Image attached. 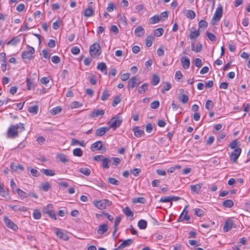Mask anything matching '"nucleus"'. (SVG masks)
I'll return each instance as SVG.
<instances>
[{
  "label": "nucleus",
  "instance_id": "f257e3e1",
  "mask_svg": "<svg viewBox=\"0 0 250 250\" xmlns=\"http://www.w3.org/2000/svg\"><path fill=\"white\" fill-rule=\"evenodd\" d=\"M24 129V125L21 123L11 125L7 130V137L8 138H14L18 136L19 132H22Z\"/></svg>",
  "mask_w": 250,
  "mask_h": 250
},
{
  "label": "nucleus",
  "instance_id": "f03ea898",
  "mask_svg": "<svg viewBox=\"0 0 250 250\" xmlns=\"http://www.w3.org/2000/svg\"><path fill=\"white\" fill-rule=\"evenodd\" d=\"M93 205L100 209H104L111 205V201L107 199H102L100 200H95L93 202Z\"/></svg>",
  "mask_w": 250,
  "mask_h": 250
},
{
  "label": "nucleus",
  "instance_id": "7ed1b4c3",
  "mask_svg": "<svg viewBox=\"0 0 250 250\" xmlns=\"http://www.w3.org/2000/svg\"><path fill=\"white\" fill-rule=\"evenodd\" d=\"M102 50L100 45L98 43L91 45L89 48V53L92 57H97L101 54Z\"/></svg>",
  "mask_w": 250,
  "mask_h": 250
},
{
  "label": "nucleus",
  "instance_id": "20e7f679",
  "mask_svg": "<svg viewBox=\"0 0 250 250\" xmlns=\"http://www.w3.org/2000/svg\"><path fill=\"white\" fill-rule=\"evenodd\" d=\"M122 122V120L120 117H115L112 118L108 122L107 124H110V127L116 129L119 127Z\"/></svg>",
  "mask_w": 250,
  "mask_h": 250
},
{
  "label": "nucleus",
  "instance_id": "39448f33",
  "mask_svg": "<svg viewBox=\"0 0 250 250\" xmlns=\"http://www.w3.org/2000/svg\"><path fill=\"white\" fill-rule=\"evenodd\" d=\"M35 53L33 47L29 46L27 50L22 52L21 57L23 59L30 60L32 58V55Z\"/></svg>",
  "mask_w": 250,
  "mask_h": 250
},
{
  "label": "nucleus",
  "instance_id": "423d86ee",
  "mask_svg": "<svg viewBox=\"0 0 250 250\" xmlns=\"http://www.w3.org/2000/svg\"><path fill=\"white\" fill-rule=\"evenodd\" d=\"M242 151L240 147L235 149L230 155V160L233 163H236Z\"/></svg>",
  "mask_w": 250,
  "mask_h": 250
},
{
  "label": "nucleus",
  "instance_id": "0eeeda50",
  "mask_svg": "<svg viewBox=\"0 0 250 250\" xmlns=\"http://www.w3.org/2000/svg\"><path fill=\"white\" fill-rule=\"evenodd\" d=\"M141 83L140 80L136 76L133 77L128 82V88L129 89H133L138 86Z\"/></svg>",
  "mask_w": 250,
  "mask_h": 250
},
{
  "label": "nucleus",
  "instance_id": "6e6552de",
  "mask_svg": "<svg viewBox=\"0 0 250 250\" xmlns=\"http://www.w3.org/2000/svg\"><path fill=\"white\" fill-rule=\"evenodd\" d=\"M91 149L94 151L95 150H102L103 151H105L106 148L104 147H103V143L102 141H98L95 143H94L92 144L91 146Z\"/></svg>",
  "mask_w": 250,
  "mask_h": 250
},
{
  "label": "nucleus",
  "instance_id": "1a4fd4ad",
  "mask_svg": "<svg viewBox=\"0 0 250 250\" xmlns=\"http://www.w3.org/2000/svg\"><path fill=\"white\" fill-rule=\"evenodd\" d=\"M5 225L9 228L12 229L13 230L16 231L18 229V226L16 224L13 223L10 219L7 217L5 216L3 219Z\"/></svg>",
  "mask_w": 250,
  "mask_h": 250
},
{
  "label": "nucleus",
  "instance_id": "9d476101",
  "mask_svg": "<svg viewBox=\"0 0 250 250\" xmlns=\"http://www.w3.org/2000/svg\"><path fill=\"white\" fill-rule=\"evenodd\" d=\"M54 232L56 234V235H57V236L61 239L65 241H66L68 239V236L66 234L63 233L62 232V231L59 228H55L54 229Z\"/></svg>",
  "mask_w": 250,
  "mask_h": 250
},
{
  "label": "nucleus",
  "instance_id": "9b49d317",
  "mask_svg": "<svg viewBox=\"0 0 250 250\" xmlns=\"http://www.w3.org/2000/svg\"><path fill=\"white\" fill-rule=\"evenodd\" d=\"M10 169L13 172L19 173L20 171L24 170V167L20 164L12 163L10 165Z\"/></svg>",
  "mask_w": 250,
  "mask_h": 250
},
{
  "label": "nucleus",
  "instance_id": "f8f14e48",
  "mask_svg": "<svg viewBox=\"0 0 250 250\" xmlns=\"http://www.w3.org/2000/svg\"><path fill=\"white\" fill-rule=\"evenodd\" d=\"M184 90L183 89H179L178 99L179 101L185 104L188 102V96L184 94Z\"/></svg>",
  "mask_w": 250,
  "mask_h": 250
},
{
  "label": "nucleus",
  "instance_id": "ddd939ff",
  "mask_svg": "<svg viewBox=\"0 0 250 250\" xmlns=\"http://www.w3.org/2000/svg\"><path fill=\"white\" fill-rule=\"evenodd\" d=\"M202 49V44L200 42L196 43L195 41L191 42V50L196 53H198L201 51Z\"/></svg>",
  "mask_w": 250,
  "mask_h": 250
},
{
  "label": "nucleus",
  "instance_id": "4468645a",
  "mask_svg": "<svg viewBox=\"0 0 250 250\" xmlns=\"http://www.w3.org/2000/svg\"><path fill=\"white\" fill-rule=\"evenodd\" d=\"M104 114V110H100L98 109H95L93 110L89 114V116L91 118H96L99 116H103Z\"/></svg>",
  "mask_w": 250,
  "mask_h": 250
},
{
  "label": "nucleus",
  "instance_id": "2eb2a0df",
  "mask_svg": "<svg viewBox=\"0 0 250 250\" xmlns=\"http://www.w3.org/2000/svg\"><path fill=\"white\" fill-rule=\"evenodd\" d=\"M222 8L221 7H217L213 17V20L215 21H218L222 16Z\"/></svg>",
  "mask_w": 250,
  "mask_h": 250
},
{
  "label": "nucleus",
  "instance_id": "dca6fc26",
  "mask_svg": "<svg viewBox=\"0 0 250 250\" xmlns=\"http://www.w3.org/2000/svg\"><path fill=\"white\" fill-rule=\"evenodd\" d=\"M108 226L106 224H103L100 225L97 229L98 234L103 235L108 230Z\"/></svg>",
  "mask_w": 250,
  "mask_h": 250
},
{
  "label": "nucleus",
  "instance_id": "f3484780",
  "mask_svg": "<svg viewBox=\"0 0 250 250\" xmlns=\"http://www.w3.org/2000/svg\"><path fill=\"white\" fill-rule=\"evenodd\" d=\"M133 242V240L131 239H128L124 241L118 247L117 249H114V250H121L125 247L129 246Z\"/></svg>",
  "mask_w": 250,
  "mask_h": 250
},
{
  "label": "nucleus",
  "instance_id": "a211bd4d",
  "mask_svg": "<svg viewBox=\"0 0 250 250\" xmlns=\"http://www.w3.org/2000/svg\"><path fill=\"white\" fill-rule=\"evenodd\" d=\"M202 184H198L196 185H192L190 186L191 191L192 194H198L202 187Z\"/></svg>",
  "mask_w": 250,
  "mask_h": 250
},
{
  "label": "nucleus",
  "instance_id": "6ab92c4d",
  "mask_svg": "<svg viewBox=\"0 0 250 250\" xmlns=\"http://www.w3.org/2000/svg\"><path fill=\"white\" fill-rule=\"evenodd\" d=\"M109 129V128L102 127L97 129L96 131V135L97 136H103Z\"/></svg>",
  "mask_w": 250,
  "mask_h": 250
},
{
  "label": "nucleus",
  "instance_id": "aec40b11",
  "mask_svg": "<svg viewBox=\"0 0 250 250\" xmlns=\"http://www.w3.org/2000/svg\"><path fill=\"white\" fill-rule=\"evenodd\" d=\"M188 206H186L180 216L179 217L178 221L179 222H181L183 221L184 220L188 221V210H187V208Z\"/></svg>",
  "mask_w": 250,
  "mask_h": 250
},
{
  "label": "nucleus",
  "instance_id": "412c9836",
  "mask_svg": "<svg viewBox=\"0 0 250 250\" xmlns=\"http://www.w3.org/2000/svg\"><path fill=\"white\" fill-rule=\"evenodd\" d=\"M97 69L100 70L105 75L107 74V66L104 62L99 63L97 65Z\"/></svg>",
  "mask_w": 250,
  "mask_h": 250
},
{
  "label": "nucleus",
  "instance_id": "4be33fe9",
  "mask_svg": "<svg viewBox=\"0 0 250 250\" xmlns=\"http://www.w3.org/2000/svg\"><path fill=\"white\" fill-rule=\"evenodd\" d=\"M200 35L199 30H195V28L191 29V32L189 35V38L191 40L196 39Z\"/></svg>",
  "mask_w": 250,
  "mask_h": 250
},
{
  "label": "nucleus",
  "instance_id": "5701e85b",
  "mask_svg": "<svg viewBox=\"0 0 250 250\" xmlns=\"http://www.w3.org/2000/svg\"><path fill=\"white\" fill-rule=\"evenodd\" d=\"M84 16L86 17H90L94 15V10L91 7H87L83 11Z\"/></svg>",
  "mask_w": 250,
  "mask_h": 250
},
{
  "label": "nucleus",
  "instance_id": "b1692460",
  "mask_svg": "<svg viewBox=\"0 0 250 250\" xmlns=\"http://www.w3.org/2000/svg\"><path fill=\"white\" fill-rule=\"evenodd\" d=\"M134 33L137 37H142L145 34V30L141 26H139L135 29Z\"/></svg>",
  "mask_w": 250,
  "mask_h": 250
},
{
  "label": "nucleus",
  "instance_id": "393cba45",
  "mask_svg": "<svg viewBox=\"0 0 250 250\" xmlns=\"http://www.w3.org/2000/svg\"><path fill=\"white\" fill-rule=\"evenodd\" d=\"M133 130L134 131V135L136 137H140L145 134L144 131L143 130L140 129L139 127L138 126L134 127L133 128Z\"/></svg>",
  "mask_w": 250,
  "mask_h": 250
},
{
  "label": "nucleus",
  "instance_id": "a878e982",
  "mask_svg": "<svg viewBox=\"0 0 250 250\" xmlns=\"http://www.w3.org/2000/svg\"><path fill=\"white\" fill-rule=\"evenodd\" d=\"M232 222L230 220H227L225 222L223 230L225 232L229 231L232 228Z\"/></svg>",
  "mask_w": 250,
  "mask_h": 250
},
{
  "label": "nucleus",
  "instance_id": "bb28decb",
  "mask_svg": "<svg viewBox=\"0 0 250 250\" xmlns=\"http://www.w3.org/2000/svg\"><path fill=\"white\" fill-rule=\"evenodd\" d=\"M149 84L147 83H144L141 86L139 87L138 92L139 93H144L148 89Z\"/></svg>",
  "mask_w": 250,
  "mask_h": 250
},
{
  "label": "nucleus",
  "instance_id": "cd10ccee",
  "mask_svg": "<svg viewBox=\"0 0 250 250\" xmlns=\"http://www.w3.org/2000/svg\"><path fill=\"white\" fill-rule=\"evenodd\" d=\"M11 208L15 211H26L27 210V208L25 207L21 206H13L11 207Z\"/></svg>",
  "mask_w": 250,
  "mask_h": 250
},
{
  "label": "nucleus",
  "instance_id": "c85d7f7f",
  "mask_svg": "<svg viewBox=\"0 0 250 250\" xmlns=\"http://www.w3.org/2000/svg\"><path fill=\"white\" fill-rule=\"evenodd\" d=\"M121 221V217H117L116 218V219L114 222V230H113V234H112L113 236L115 235V234L118 229V226L119 225Z\"/></svg>",
  "mask_w": 250,
  "mask_h": 250
},
{
  "label": "nucleus",
  "instance_id": "c756f323",
  "mask_svg": "<svg viewBox=\"0 0 250 250\" xmlns=\"http://www.w3.org/2000/svg\"><path fill=\"white\" fill-rule=\"evenodd\" d=\"M79 171L86 176H89L91 174L90 169L87 167H81L79 169Z\"/></svg>",
  "mask_w": 250,
  "mask_h": 250
},
{
  "label": "nucleus",
  "instance_id": "7c9ffc66",
  "mask_svg": "<svg viewBox=\"0 0 250 250\" xmlns=\"http://www.w3.org/2000/svg\"><path fill=\"white\" fill-rule=\"evenodd\" d=\"M71 146L80 145L84 147L85 146V143L84 141L80 142L79 140L75 139H72L71 142Z\"/></svg>",
  "mask_w": 250,
  "mask_h": 250
},
{
  "label": "nucleus",
  "instance_id": "2f4dec72",
  "mask_svg": "<svg viewBox=\"0 0 250 250\" xmlns=\"http://www.w3.org/2000/svg\"><path fill=\"white\" fill-rule=\"evenodd\" d=\"M41 171L44 174L48 176H53L55 175V172L52 169H42Z\"/></svg>",
  "mask_w": 250,
  "mask_h": 250
},
{
  "label": "nucleus",
  "instance_id": "473e14b6",
  "mask_svg": "<svg viewBox=\"0 0 250 250\" xmlns=\"http://www.w3.org/2000/svg\"><path fill=\"white\" fill-rule=\"evenodd\" d=\"M222 205L225 208H230L233 206L234 203L231 200H226L223 202Z\"/></svg>",
  "mask_w": 250,
  "mask_h": 250
},
{
  "label": "nucleus",
  "instance_id": "72a5a7b5",
  "mask_svg": "<svg viewBox=\"0 0 250 250\" xmlns=\"http://www.w3.org/2000/svg\"><path fill=\"white\" fill-rule=\"evenodd\" d=\"M110 96V93H109L108 90L107 89H105L103 91L102 96H101V100L103 101H106L108 97Z\"/></svg>",
  "mask_w": 250,
  "mask_h": 250
},
{
  "label": "nucleus",
  "instance_id": "f704fd0d",
  "mask_svg": "<svg viewBox=\"0 0 250 250\" xmlns=\"http://www.w3.org/2000/svg\"><path fill=\"white\" fill-rule=\"evenodd\" d=\"M102 161L103 167L106 169H108L109 167V163L110 161V160L107 158H103L102 159Z\"/></svg>",
  "mask_w": 250,
  "mask_h": 250
},
{
  "label": "nucleus",
  "instance_id": "c9c22d12",
  "mask_svg": "<svg viewBox=\"0 0 250 250\" xmlns=\"http://www.w3.org/2000/svg\"><path fill=\"white\" fill-rule=\"evenodd\" d=\"M139 228L141 229H145L147 227V222L145 220H140L138 223Z\"/></svg>",
  "mask_w": 250,
  "mask_h": 250
},
{
  "label": "nucleus",
  "instance_id": "e433bc0d",
  "mask_svg": "<svg viewBox=\"0 0 250 250\" xmlns=\"http://www.w3.org/2000/svg\"><path fill=\"white\" fill-rule=\"evenodd\" d=\"M50 188V184L48 182H46L42 184L41 188L44 191H47Z\"/></svg>",
  "mask_w": 250,
  "mask_h": 250
},
{
  "label": "nucleus",
  "instance_id": "4c0bfd02",
  "mask_svg": "<svg viewBox=\"0 0 250 250\" xmlns=\"http://www.w3.org/2000/svg\"><path fill=\"white\" fill-rule=\"evenodd\" d=\"M38 106L37 105H34L32 106H29L28 108V110L30 113L36 114L38 112Z\"/></svg>",
  "mask_w": 250,
  "mask_h": 250
},
{
  "label": "nucleus",
  "instance_id": "58836bf2",
  "mask_svg": "<svg viewBox=\"0 0 250 250\" xmlns=\"http://www.w3.org/2000/svg\"><path fill=\"white\" fill-rule=\"evenodd\" d=\"M160 21V18L159 16L155 15L149 19V22L151 24H155Z\"/></svg>",
  "mask_w": 250,
  "mask_h": 250
},
{
  "label": "nucleus",
  "instance_id": "ea45409f",
  "mask_svg": "<svg viewBox=\"0 0 250 250\" xmlns=\"http://www.w3.org/2000/svg\"><path fill=\"white\" fill-rule=\"evenodd\" d=\"M154 40V38L151 36H148L146 39V45L147 47H150L152 44V42Z\"/></svg>",
  "mask_w": 250,
  "mask_h": 250
},
{
  "label": "nucleus",
  "instance_id": "a19ab883",
  "mask_svg": "<svg viewBox=\"0 0 250 250\" xmlns=\"http://www.w3.org/2000/svg\"><path fill=\"white\" fill-rule=\"evenodd\" d=\"M124 212L128 217H133V212L130 210L128 207H126L124 209Z\"/></svg>",
  "mask_w": 250,
  "mask_h": 250
},
{
  "label": "nucleus",
  "instance_id": "79ce46f5",
  "mask_svg": "<svg viewBox=\"0 0 250 250\" xmlns=\"http://www.w3.org/2000/svg\"><path fill=\"white\" fill-rule=\"evenodd\" d=\"M73 154L75 156L81 157L83 155V151L80 148H76L73 150Z\"/></svg>",
  "mask_w": 250,
  "mask_h": 250
},
{
  "label": "nucleus",
  "instance_id": "37998d69",
  "mask_svg": "<svg viewBox=\"0 0 250 250\" xmlns=\"http://www.w3.org/2000/svg\"><path fill=\"white\" fill-rule=\"evenodd\" d=\"M62 111V108L60 106H57L53 108L50 111V113L53 115H55Z\"/></svg>",
  "mask_w": 250,
  "mask_h": 250
},
{
  "label": "nucleus",
  "instance_id": "c03bdc74",
  "mask_svg": "<svg viewBox=\"0 0 250 250\" xmlns=\"http://www.w3.org/2000/svg\"><path fill=\"white\" fill-rule=\"evenodd\" d=\"M194 210L195 215L198 217L202 216L205 213L203 209L199 208H195Z\"/></svg>",
  "mask_w": 250,
  "mask_h": 250
},
{
  "label": "nucleus",
  "instance_id": "a18cd8bd",
  "mask_svg": "<svg viewBox=\"0 0 250 250\" xmlns=\"http://www.w3.org/2000/svg\"><path fill=\"white\" fill-rule=\"evenodd\" d=\"M57 158L59 159L60 161L63 163H66L68 162L67 157L64 154H61L57 156Z\"/></svg>",
  "mask_w": 250,
  "mask_h": 250
},
{
  "label": "nucleus",
  "instance_id": "49530a36",
  "mask_svg": "<svg viewBox=\"0 0 250 250\" xmlns=\"http://www.w3.org/2000/svg\"><path fill=\"white\" fill-rule=\"evenodd\" d=\"M26 82L27 83V89L30 90L35 87L34 83L31 81L28 78H27Z\"/></svg>",
  "mask_w": 250,
  "mask_h": 250
},
{
  "label": "nucleus",
  "instance_id": "de8ad7c7",
  "mask_svg": "<svg viewBox=\"0 0 250 250\" xmlns=\"http://www.w3.org/2000/svg\"><path fill=\"white\" fill-rule=\"evenodd\" d=\"M181 62L183 67L185 69L188 68V57L186 56L182 57L181 59Z\"/></svg>",
  "mask_w": 250,
  "mask_h": 250
},
{
  "label": "nucleus",
  "instance_id": "09e8293b",
  "mask_svg": "<svg viewBox=\"0 0 250 250\" xmlns=\"http://www.w3.org/2000/svg\"><path fill=\"white\" fill-rule=\"evenodd\" d=\"M213 103L212 101L208 100L206 103L205 107L208 110H211L213 107Z\"/></svg>",
  "mask_w": 250,
  "mask_h": 250
},
{
  "label": "nucleus",
  "instance_id": "8fccbe9b",
  "mask_svg": "<svg viewBox=\"0 0 250 250\" xmlns=\"http://www.w3.org/2000/svg\"><path fill=\"white\" fill-rule=\"evenodd\" d=\"M44 212L48 214L51 218L54 220H56L57 218L56 216L55 213L52 210H44Z\"/></svg>",
  "mask_w": 250,
  "mask_h": 250
},
{
  "label": "nucleus",
  "instance_id": "3c124183",
  "mask_svg": "<svg viewBox=\"0 0 250 250\" xmlns=\"http://www.w3.org/2000/svg\"><path fill=\"white\" fill-rule=\"evenodd\" d=\"M164 30L162 28H159L154 30V34L156 37H160L163 34Z\"/></svg>",
  "mask_w": 250,
  "mask_h": 250
},
{
  "label": "nucleus",
  "instance_id": "603ef678",
  "mask_svg": "<svg viewBox=\"0 0 250 250\" xmlns=\"http://www.w3.org/2000/svg\"><path fill=\"white\" fill-rule=\"evenodd\" d=\"M146 202V200L144 197H137L133 199V202L134 203H140L144 204Z\"/></svg>",
  "mask_w": 250,
  "mask_h": 250
},
{
  "label": "nucleus",
  "instance_id": "864d4df0",
  "mask_svg": "<svg viewBox=\"0 0 250 250\" xmlns=\"http://www.w3.org/2000/svg\"><path fill=\"white\" fill-rule=\"evenodd\" d=\"M20 41V39L17 37L14 38L12 40H10L7 42V45L12 44L13 45H15Z\"/></svg>",
  "mask_w": 250,
  "mask_h": 250
},
{
  "label": "nucleus",
  "instance_id": "5fc2aeb1",
  "mask_svg": "<svg viewBox=\"0 0 250 250\" xmlns=\"http://www.w3.org/2000/svg\"><path fill=\"white\" fill-rule=\"evenodd\" d=\"M88 79L90 83L92 85H95L97 83L96 77L95 75L91 74L89 76Z\"/></svg>",
  "mask_w": 250,
  "mask_h": 250
},
{
  "label": "nucleus",
  "instance_id": "6e6d98bb",
  "mask_svg": "<svg viewBox=\"0 0 250 250\" xmlns=\"http://www.w3.org/2000/svg\"><path fill=\"white\" fill-rule=\"evenodd\" d=\"M121 101V98H120V96H116L113 102H112V105L113 106V107H115L119 103H120Z\"/></svg>",
  "mask_w": 250,
  "mask_h": 250
},
{
  "label": "nucleus",
  "instance_id": "4d7b16f0",
  "mask_svg": "<svg viewBox=\"0 0 250 250\" xmlns=\"http://www.w3.org/2000/svg\"><path fill=\"white\" fill-rule=\"evenodd\" d=\"M83 104L79 102L74 101L70 104V107L72 109L76 108L82 106Z\"/></svg>",
  "mask_w": 250,
  "mask_h": 250
},
{
  "label": "nucleus",
  "instance_id": "13d9d810",
  "mask_svg": "<svg viewBox=\"0 0 250 250\" xmlns=\"http://www.w3.org/2000/svg\"><path fill=\"white\" fill-rule=\"evenodd\" d=\"M33 216L35 219L38 220L41 217V213L39 210H35L33 211Z\"/></svg>",
  "mask_w": 250,
  "mask_h": 250
},
{
  "label": "nucleus",
  "instance_id": "bf43d9fd",
  "mask_svg": "<svg viewBox=\"0 0 250 250\" xmlns=\"http://www.w3.org/2000/svg\"><path fill=\"white\" fill-rule=\"evenodd\" d=\"M17 192L19 196L23 198H26L28 197L27 193L20 188L17 189Z\"/></svg>",
  "mask_w": 250,
  "mask_h": 250
},
{
  "label": "nucleus",
  "instance_id": "052dcab7",
  "mask_svg": "<svg viewBox=\"0 0 250 250\" xmlns=\"http://www.w3.org/2000/svg\"><path fill=\"white\" fill-rule=\"evenodd\" d=\"M159 82H160L159 77L156 75H154L153 76V78H152V84L153 85H156L157 84H158Z\"/></svg>",
  "mask_w": 250,
  "mask_h": 250
},
{
  "label": "nucleus",
  "instance_id": "680f3d73",
  "mask_svg": "<svg viewBox=\"0 0 250 250\" xmlns=\"http://www.w3.org/2000/svg\"><path fill=\"white\" fill-rule=\"evenodd\" d=\"M206 35L208 39L211 41L215 42L216 41V38L213 34L209 32H207L206 33Z\"/></svg>",
  "mask_w": 250,
  "mask_h": 250
},
{
  "label": "nucleus",
  "instance_id": "e2e57ef3",
  "mask_svg": "<svg viewBox=\"0 0 250 250\" xmlns=\"http://www.w3.org/2000/svg\"><path fill=\"white\" fill-rule=\"evenodd\" d=\"M108 182L111 184L114 185H118L120 183L118 180H117L114 178L110 177L108 179Z\"/></svg>",
  "mask_w": 250,
  "mask_h": 250
},
{
  "label": "nucleus",
  "instance_id": "0e129e2a",
  "mask_svg": "<svg viewBox=\"0 0 250 250\" xmlns=\"http://www.w3.org/2000/svg\"><path fill=\"white\" fill-rule=\"evenodd\" d=\"M115 8L114 4L113 2H110L108 4V6L106 8V10L108 12H112Z\"/></svg>",
  "mask_w": 250,
  "mask_h": 250
},
{
  "label": "nucleus",
  "instance_id": "69168bd1",
  "mask_svg": "<svg viewBox=\"0 0 250 250\" xmlns=\"http://www.w3.org/2000/svg\"><path fill=\"white\" fill-rule=\"evenodd\" d=\"M238 143L236 140H233L229 145V146L231 149L234 150L235 149L237 148L238 147H237V146L238 145Z\"/></svg>",
  "mask_w": 250,
  "mask_h": 250
},
{
  "label": "nucleus",
  "instance_id": "338daca9",
  "mask_svg": "<svg viewBox=\"0 0 250 250\" xmlns=\"http://www.w3.org/2000/svg\"><path fill=\"white\" fill-rule=\"evenodd\" d=\"M71 52L74 55H78L80 52V48L77 46H73L71 48Z\"/></svg>",
  "mask_w": 250,
  "mask_h": 250
},
{
  "label": "nucleus",
  "instance_id": "774afa93",
  "mask_svg": "<svg viewBox=\"0 0 250 250\" xmlns=\"http://www.w3.org/2000/svg\"><path fill=\"white\" fill-rule=\"evenodd\" d=\"M160 105V103L158 101H155L152 102L150 104L151 108L153 109H157L159 107Z\"/></svg>",
  "mask_w": 250,
  "mask_h": 250
}]
</instances>
